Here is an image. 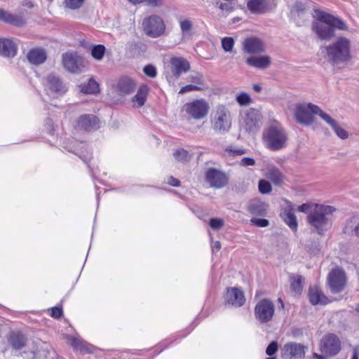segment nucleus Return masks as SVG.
<instances>
[{"label": "nucleus", "instance_id": "f257e3e1", "mask_svg": "<svg viewBox=\"0 0 359 359\" xmlns=\"http://www.w3.org/2000/svg\"><path fill=\"white\" fill-rule=\"evenodd\" d=\"M316 20L311 25L312 31L320 40L330 41L335 36V30H347L346 24L340 18L316 10Z\"/></svg>", "mask_w": 359, "mask_h": 359}, {"label": "nucleus", "instance_id": "f03ea898", "mask_svg": "<svg viewBox=\"0 0 359 359\" xmlns=\"http://www.w3.org/2000/svg\"><path fill=\"white\" fill-rule=\"evenodd\" d=\"M336 208L331 205H315L307 216L308 224L318 234H323L331 226L333 213Z\"/></svg>", "mask_w": 359, "mask_h": 359}, {"label": "nucleus", "instance_id": "7ed1b4c3", "mask_svg": "<svg viewBox=\"0 0 359 359\" xmlns=\"http://www.w3.org/2000/svg\"><path fill=\"white\" fill-rule=\"evenodd\" d=\"M325 49L327 60L334 65L347 62L351 58V41L344 36L338 37Z\"/></svg>", "mask_w": 359, "mask_h": 359}, {"label": "nucleus", "instance_id": "20e7f679", "mask_svg": "<svg viewBox=\"0 0 359 359\" xmlns=\"http://www.w3.org/2000/svg\"><path fill=\"white\" fill-rule=\"evenodd\" d=\"M263 140L268 149L278 151L286 147L288 137L283 127L279 123H275L265 130Z\"/></svg>", "mask_w": 359, "mask_h": 359}, {"label": "nucleus", "instance_id": "39448f33", "mask_svg": "<svg viewBox=\"0 0 359 359\" xmlns=\"http://www.w3.org/2000/svg\"><path fill=\"white\" fill-rule=\"evenodd\" d=\"M211 117V123L215 131L224 133L229 130L231 125V116L226 106H217L212 112Z\"/></svg>", "mask_w": 359, "mask_h": 359}, {"label": "nucleus", "instance_id": "423d86ee", "mask_svg": "<svg viewBox=\"0 0 359 359\" xmlns=\"http://www.w3.org/2000/svg\"><path fill=\"white\" fill-rule=\"evenodd\" d=\"M142 28L147 36L157 38L163 34L165 25L161 17L152 15L143 20Z\"/></svg>", "mask_w": 359, "mask_h": 359}, {"label": "nucleus", "instance_id": "0eeeda50", "mask_svg": "<svg viewBox=\"0 0 359 359\" xmlns=\"http://www.w3.org/2000/svg\"><path fill=\"white\" fill-rule=\"evenodd\" d=\"M275 306L269 299H262L255 307V317L261 323H266L273 318Z\"/></svg>", "mask_w": 359, "mask_h": 359}, {"label": "nucleus", "instance_id": "6e6552de", "mask_svg": "<svg viewBox=\"0 0 359 359\" xmlns=\"http://www.w3.org/2000/svg\"><path fill=\"white\" fill-rule=\"evenodd\" d=\"M320 350L330 357L336 355L341 350L339 337L334 334L325 335L320 340Z\"/></svg>", "mask_w": 359, "mask_h": 359}, {"label": "nucleus", "instance_id": "1a4fd4ad", "mask_svg": "<svg viewBox=\"0 0 359 359\" xmlns=\"http://www.w3.org/2000/svg\"><path fill=\"white\" fill-rule=\"evenodd\" d=\"M185 111L194 119L200 120L207 116L209 111V105L203 100H195L184 105Z\"/></svg>", "mask_w": 359, "mask_h": 359}, {"label": "nucleus", "instance_id": "9d476101", "mask_svg": "<svg viewBox=\"0 0 359 359\" xmlns=\"http://www.w3.org/2000/svg\"><path fill=\"white\" fill-rule=\"evenodd\" d=\"M327 280L331 292L334 294L339 293L346 285L345 272L341 269H334L329 273Z\"/></svg>", "mask_w": 359, "mask_h": 359}, {"label": "nucleus", "instance_id": "9b49d317", "mask_svg": "<svg viewBox=\"0 0 359 359\" xmlns=\"http://www.w3.org/2000/svg\"><path fill=\"white\" fill-rule=\"evenodd\" d=\"M311 106L316 105L312 103H309L300 104L297 107L294 116L299 123L307 126L314 122V115L316 114Z\"/></svg>", "mask_w": 359, "mask_h": 359}, {"label": "nucleus", "instance_id": "f8f14e48", "mask_svg": "<svg viewBox=\"0 0 359 359\" xmlns=\"http://www.w3.org/2000/svg\"><path fill=\"white\" fill-rule=\"evenodd\" d=\"M64 67L72 73H79L86 66L84 59L74 53H66L62 55Z\"/></svg>", "mask_w": 359, "mask_h": 359}, {"label": "nucleus", "instance_id": "ddd939ff", "mask_svg": "<svg viewBox=\"0 0 359 359\" xmlns=\"http://www.w3.org/2000/svg\"><path fill=\"white\" fill-rule=\"evenodd\" d=\"M206 182L210 187L221 189L228 184L229 178L222 171L216 168H209L205 173Z\"/></svg>", "mask_w": 359, "mask_h": 359}, {"label": "nucleus", "instance_id": "4468645a", "mask_svg": "<svg viewBox=\"0 0 359 359\" xmlns=\"http://www.w3.org/2000/svg\"><path fill=\"white\" fill-rule=\"evenodd\" d=\"M46 88L48 93L54 97L63 95L67 91L65 83L57 76L50 74L47 76Z\"/></svg>", "mask_w": 359, "mask_h": 359}, {"label": "nucleus", "instance_id": "2eb2a0df", "mask_svg": "<svg viewBox=\"0 0 359 359\" xmlns=\"http://www.w3.org/2000/svg\"><path fill=\"white\" fill-rule=\"evenodd\" d=\"M306 347L296 342L287 343L282 349V355L290 359H303Z\"/></svg>", "mask_w": 359, "mask_h": 359}, {"label": "nucleus", "instance_id": "dca6fc26", "mask_svg": "<svg viewBox=\"0 0 359 359\" xmlns=\"http://www.w3.org/2000/svg\"><path fill=\"white\" fill-rule=\"evenodd\" d=\"M224 299L226 304L236 307L243 306L245 302L243 291L236 287L228 289L224 295Z\"/></svg>", "mask_w": 359, "mask_h": 359}, {"label": "nucleus", "instance_id": "f3484780", "mask_svg": "<svg viewBox=\"0 0 359 359\" xmlns=\"http://www.w3.org/2000/svg\"><path fill=\"white\" fill-rule=\"evenodd\" d=\"M99 127V120L90 114L81 115L76 123V128L86 131H91L97 129Z\"/></svg>", "mask_w": 359, "mask_h": 359}, {"label": "nucleus", "instance_id": "a211bd4d", "mask_svg": "<svg viewBox=\"0 0 359 359\" xmlns=\"http://www.w3.org/2000/svg\"><path fill=\"white\" fill-rule=\"evenodd\" d=\"M259 115L255 109H250L246 113L243 129L248 133H255L259 128Z\"/></svg>", "mask_w": 359, "mask_h": 359}, {"label": "nucleus", "instance_id": "6ab92c4d", "mask_svg": "<svg viewBox=\"0 0 359 359\" xmlns=\"http://www.w3.org/2000/svg\"><path fill=\"white\" fill-rule=\"evenodd\" d=\"M55 352L50 345L45 341H38L35 342V348L32 351V359H49V355Z\"/></svg>", "mask_w": 359, "mask_h": 359}, {"label": "nucleus", "instance_id": "aec40b11", "mask_svg": "<svg viewBox=\"0 0 359 359\" xmlns=\"http://www.w3.org/2000/svg\"><path fill=\"white\" fill-rule=\"evenodd\" d=\"M18 46L13 39H0V55L5 57H13L16 55Z\"/></svg>", "mask_w": 359, "mask_h": 359}, {"label": "nucleus", "instance_id": "412c9836", "mask_svg": "<svg viewBox=\"0 0 359 359\" xmlns=\"http://www.w3.org/2000/svg\"><path fill=\"white\" fill-rule=\"evenodd\" d=\"M170 66L172 73L176 78L190 69L189 62L182 57H172L170 60Z\"/></svg>", "mask_w": 359, "mask_h": 359}, {"label": "nucleus", "instance_id": "4be33fe9", "mask_svg": "<svg viewBox=\"0 0 359 359\" xmlns=\"http://www.w3.org/2000/svg\"><path fill=\"white\" fill-rule=\"evenodd\" d=\"M136 87L135 82L130 77L122 76L116 83V90L123 95H129L134 92Z\"/></svg>", "mask_w": 359, "mask_h": 359}, {"label": "nucleus", "instance_id": "5701e85b", "mask_svg": "<svg viewBox=\"0 0 359 359\" xmlns=\"http://www.w3.org/2000/svg\"><path fill=\"white\" fill-rule=\"evenodd\" d=\"M244 50L250 54H258L264 51L263 42L257 38H248L244 41Z\"/></svg>", "mask_w": 359, "mask_h": 359}, {"label": "nucleus", "instance_id": "b1692460", "mask_svg": "<svg viewBox=\"0 0 359 359\" xmlns=\"http://www.w3.org/2000/svg\"><path fill=\"white\" fill-rule=\"evenodd\" d=\"M27 58L31 64L39 65L43 64L46 60L47 55L44 49L35 48L28 52Z\"/></svg>", "mask_w": 359, "mask_h": 359}, {"label": "nucleus", "instance_id": "393cba45", "mask_svg": "<svg viewBox=\"0 0 359 359\" xmlns=\"http://www.w3.org/2000/svg\"><path fill=\"white\" fill-rule=\"evenodd\" d=\"M65 339H67L68 344H69L75 351H79L82 353H86L90 351L88 347L90 346V344L86 341L83 340L81 338L67 335Z\"/></svg>", "mask_w": 359, "mask_h": 359}, {"label": "nucleus", "instance_id": "a878e982", "mask_svg": "<svg viewBox=\"0 0 359 359\" xmlns=\"http://www.w3.org/2000/svg\"><path fill=\"white\" fill-rule=\"evenodd\" d=\"M246 62L251 67L264 69L270 66L271 60L270 57L265 55L260 57H250L247 58Z\"/></svg>", "mask_w": 359, "mask_h": 359}, {"label": "nucleus", "instance_id": "bb28decb", "mask_svg": "<svg viewBox=\"0 0 359 359\" xmlns=\"http://www.w3.org/2000/svg\"><path fill=\"white\" fill-rule=\"evenodd\" d=\"M179 25L184 39H191L193 36L194 23L189 18H181L179 20Z\"/></svg>", "mask_w": 359, "mask_h": 359}, {"label": "nucleus", "instance_id": "cd10ccee", "mask_svg": "<svg viewBox=\"0 0 359 359\" xmlns=\"http://www.w3.org/2000/svg\"><path fill=\"white\" fill-rule=\"evenodd\" d=\"M8 340L11 346L15 350L22 348L27 341L25 334L21 332H12Z\"/></svg>", "mask_w": 359, "mask_h": 359}, {"label": "nucleus", "instance_id": "c85d7f7f", "mask_svg": "<svg viewBox=\"0 0 359 359\" xmlns=\"http://www.w3.org/2000/svg\"><path fill=\"white\" fill-rule=\"evenodd\" d=\"M309 301L313 305L326 304L327 297L317 288L311 287L309 291Z\"/></svg>", "mask_w": 359, "mask_h": 359}, {"label": "nucleus", "instance_id": "c756f323", "mask_svg": "<svg viewBox=\"0 0 359 359\" xmlns=\"http://www.w3.org/2000/svg\"><path fill=\"white\" fill-rule=\"evenodd\" d=\"M0 20H2L5 22L10 23L18 27H21L25 24L23 19H22L21 18L15 15H12L1 8Z\"/></svg>", "mask_w": 359, "mask_h": 359}, {"label": "nucleus", "instance_id": "7c9ffc66", "mask_svg": "<svg viewBox=\"0 0 359 359\" xmlns=\"http://www.w3.org/2000/svg\"><path fill=\"white\" fill-rule=\"evenodd\" d=\"M266 177L276 185L281 184L283 180V175L280 170L273 166L267 168Z\"/></svg>", "mask_w": 359, "mask_h": 359}, {"label": "nucleus", "instance_id": "2f4dec72", "mask_svg": "<svg viewBox=\"0 0 359 359\" xmlns=\"http://www.w3.org/2000/svg\"><path fill=\"white\" fill-rule=\"evenodd\" d=\"M267 205L259 201H255L251 203L248 206V211L255 215L264 216L266 215Z\"/></svg>", "mask_w": 359, "mask_h": 359}, {"label": "nucleus", "instance_id": "473e14b6", "mask_svg": "<svg viewBox=\"0 0 359 359\" xmlns=\"http://www.w3.org/2000/svg\"><path fill=\"white\" fill-rule=\"evenodd\" d=\"M247 7L253 13H262L266 7V3L264 0H249Z\"/></svg>", "mask_w": 359, "mask_h": 359}, {"label": "nucleus", "instance_id": "72a5a7b5", "mask_svg": "<svg viewBox=\"0 0 359 359\" xmlns=\"http://www.w3.org/2000/svg\"><path fill=\"white\" fill-rule=\"evenodd\" d=\"M81 92L85 94H95L99 92V85L93 79H90L86 83H82L79 86Z\"/></svg>", "mask_w": 359, "mask_h": 359}, {"label": "nucleus", "instance_id": "f704fd0d", "mask_svg": "<svg viewBox=\"0 0 359 359\" xmlns=\"http://www.w3.org/2000/svg\"><path fill=\"white\" fill-rule=\"evenodd\" d=\"M282 217L292 231H297L298 226L297 219L291 210H285L282 215Z\"/></svg>", "mask_w": 359, "mask_h": 359}, {"label": "nucleus", "instance_id": "c9c22d12", "mask_svg": "<svg viewBox=\"0 0 359 359\" xmlns=\"http://www.w3.org/2000/svg\"><path fill=\"white\" fill-rule=\"evenodd\" d=\"M148 93V88L146 86H141L136 95L133 97V102L134 103H137V107H140L144 104V102L147 99V95Z\"/></svg>", "mask_w": 359, "mask_h": 359}, {"label": "nucleus", "instance_id": "e433bc0d", "mask_svg": "<svg viewBox=\"0 0 359 359\" xmlns=\"http://www.w3.org/2000/svg\"><path fill=\"white\" fill-rule=\"evenodd\" d=\"M290 287L292 292L299 294L303 288L304 278L299 275L290 276Z\"/></svg>", "mask_w": 359, "mask_h": 359}, {"label": "nucleus", "instance_id": "4c0bfd02", "mask_svg": "<svg viewBox=\"0 0 359 359\" xmlns=\"http://www.w3.org/2000/svg\"><path fill=\"white\" fill-rule=\"evenodd\" d=\"M315 114L319 115V116L326 122L331 128L335 127L337 122L334 120L329 114L322 111L318 106H311Z\"/></svg>", "mask_w": 359, "mask_h": 359}, {"label": "nucleus", "instance_id": "58836bf2", "mask_svg": "<svg viewBox=\"0 0 359 359\" xmlns=\"http://www.w3.org/2000/svg\"><path fill=\"white\" fill-rule=\"evenodd\" d=\"M175 159L180 163H185L191 158V155L184 149H178L173 153Z\"/></svg>", "mask_w": 359, "mask_h": 359}, {"label": "nucleus", "instance_id": "ea45409f", "mask_svg": "<svg viewBox=\"0 0 359 359\" xmlns=\"http://www.w3.org/2000/svg\"><path fill=\"white\" fill-rule=\"evenodd\" d=\"M84 1L85 0H64L63 6L66 9L74 11L79 9Z\"/></svg>", "mask_w": 359, "mask_h": 359}, {"label": "nucleus", "instance_id": "a19ab883", "mask_svg": "<svg viewBox=\"0 0 359 359\" xmlns=\"http://www.w3.org/2000/svg\"><path fill=\"white\" fill-rule=\"evenodd\" d=\"M105 50L103 45H95L91 49V55L95 60H100L104 57Z\"/></svg>", "mask_w": 359, "mask_h": 359}, {"label": "nucleus", "instance_id": "79ce46f5", "mask_svg": "<svg viewBox=\"0 0 359 359\" xmlns=\"http://www.w3.org/2000/svg\"><path fill=\"white\" fill-rule=\"evenodd\" d=\"M236 101L241 106L248 105L252 102V99L246 93H241L236 97Z\"/></svg>", "mask_w": 359, "mask_h": 359}, {"label": "nucleus", "instance_id": "37998d69", "mask_svg": "<svg viewBox=\"0 0 359 359\" xmlns=\"http://www.w3.org/2000/svg\"><path fill=\"white\" fill-rule=\"evenodd\" d=\"M258 187L259 191L263 194H269L272 190L271 184L265 180H260Z\"/></svg>", "mask_w": 359, "mask_h": 359}, {"label": "nucleus", "instance_id": "c03bdc74", "mask_svg": "<svg viewBox=\"0 0 359 359\" xmlns=\"http://www.w3.org/2000/svg\"><path fill=\"white\" fill-rule=\"evenodd\" d=\"M234 45V40L231 37H224L222 40V46L225 52H229L232 50Z\"/></svg>", "mask_w": 359, "mask_h": 359}, {"label": "nucleus", "instance_id": "a18cd8bd", "mask_svg": "<svg viewBox=\"0 0 359 359\" xmlns=\"http://www.w3.org/2000/svg\"><path fill=\"white\" fill-rule=\"evenodd\" d=\"M307 8V1H305L304 2L296 1L293 6L294 11H295L298 14L304 13Z\"/></svg>", "mask_w": 359, "mask_h": 359}, {"label": "nucleus", "instance_id": "49530a36", "mask_svg": "<svg viewBox=\"0 0 359 359\" xmlns=\"http://www.w3.org/2000/svg\"><path fill=\"white\" fill-rule=\"evenodd\" d=\"M351 222H348L345 228L344 232L348 234H353L356 236H359V223L354 227L351 225Z\"/></svg>", "mask_w": 359, "mask_h": 359}, {"label": "nucleus", "instance_id": "de8ad7c7", "mask_svg": "<svg viewBox=\"0 0 359 359\" xmlns=\"http://www.w3.org/2000/svg\"><path fill=\"white\" fill-rule=\"evenodd\" d=\"M143 72L150 78L156 76V69L152 65H147L143 69Z\"/></svg>", "mask_w": 359, "mask_h": 359}, {"label": "nucleus", "instance_id": "09e8293b", "mask_svg": "<svg viewBox=\"0 0 359 359\" xmlns=\"http://www.w3.org/2000/svg\"><path fill=\"white\" fill-rule=\"evenodd\" d=\"M332 128L334 130V131L335 132V133L339 138H341L342 140H345V139L348 138V133L344 129L340 128L337 125V123L335 125V127L334 126Z\"/></svg>", "mask_w": 359, "mask_h": 359}, {"label": "nucleus", "instance_id": "8fccbe9b", "mask_svg": "<svg viewBox=\"0 0 359 359\" xmlns=\"http://www.w3.org/2000/svg\"><path fill=\"white\" fill-rule=\"evenodd\" d=\"M278 345L277 341H271L267 346L266 349V353L268 355H273L274 353H276L278 351Z\"/></svg>", "mask_w": 359, "mask_h": 359}, {"label": "nucleus", "instance_id": "3c124183", "mask_svg": "<svg viewBox=\"0 0 359 359\" xmlns=\"http://www.w3.org/2000/svg\"><path fill=\"white\" fill-rule=\"evenodd\" d=\"M224 225V221L219 218H212L210 221V226L212 229L217 230L219 229Z\"/></svg>", "mask_w": 359, "mask_h": 359}, {"label": "nucleus", "instance_id": "603ef678", "mask_svg": "<svg viewBox=\"0 0 359 359\" xmlns=\"http://www.w3.org/2000/svg\"><path fill=\"white\" fill-rule=\"evenodd\" d=\"M201 89H202V88L200 86H198L196 85H192V84H189V85H187V86L182 87L180 89V90L179 91V94H184L187 92H190V91H193V90H201Z\"/></svg>", "mask_w": 359, "mask_h": 359}, {"label": "nucleus", "instance_id": "864d4df0", "mask_svg": "<svg viewBox=\"0 0 359 359\" xmlns=\"http://www.w3.org/2000/svg\"><path fill=\"white\" fill-rule=\"evenodd\" d=\"M250 221L252 224L259 227H266L269 224V220L266 219L252 218Z\"/></svg>", "mask_w": 359, "mask_h": 359}, {"label": "nucleus", "instance_id": "5fc2aeb1", "mask_svg": "<svg viewBox=\"0 0 359 359\" xmlns=\"http://www.w3.org/2000/svg\"><path fill=\"white\" fill-rule=\"evenodd\" d=\"M189 80L199 85L203 84V76L199 73H195L189 75Z\"/></svg>", "mask_w": 359, "mask_h": 359}, {"label": "nucleus", "instance_id": "6e6d98bb", "mask_svg": "<svg viewBox=\"0 0 359 359\" xmlns=\"http://www.w3.org/2000/svg\"><path fill=\"white\" fill-rule=\"evenodd\" d=\"M142 4L151 7H160L163 5V0H142Z\"/></svg>", "mask_w": 359, "mask_h": 359}, {"label": "nucleus", "instance_id": "4d7b16f0", "mask_svg": "<svg viewBox=\"0 0 359 359\" xmlns=\"http://www.w3.org/2000/svg\"><path fill=\"white\" fill-rule=\"evenodd\" d=\"M255 164V161L252 158L250 157H244L240 161V165L242 166H249L254 165Z\"/></svg>", "mask_w": 359, "mask_h": 359}, {"label": "nucleus", "instance_id": "13d9d810", "mask_svg": "<svg viewBox=\"0 0 359 359\" xmlns=\"http://www.w3.org/2000/svg\"><path fill=\"white\" fill-rule=\"evenodd\" d=\"M62 315V309L60 307H53L51 309L50 316L55 318H60Z\"/></svg>", "mask_w": 359, "mask_h": 359}, {"label": "nucleus", "instance_id": "bf43d9fd", "mask_svg": "<svg viewBox=\"0 0 359 359\" xmlns=\"http://www.w3.org/2000/svg\"><path fill=\"white\" fill-rule=\"evenodd\" d=\"M219 8L221 10L226 11L227 12H231L234 9V6L231 3H221Z\"/></svg>", "mask_w": 359, "mask_h": 359}, {"label": "nucleus", "instance_id": "052dcab7", "mask_svg": "<svg viewBox=\"0 0 359 359\" xmlns=\"http://www.w3.org/2000/svg\"><path fill=\"white\" fill-rule=\"evenodd\" d=\"M297 210L299 212L308 213L309 215L312 210H311V206L309 204L303 203L302 205L298 206Z\"/></svg>", "mask_w": 359, "mask_h": 359}, {"label": "nucleus", "instance_id": "680f3d73", "mask_svg": "<svg viewBox=\"0 0 359 359\" xmlns=\"http://www.w3.org/2000/svg\"><path fill=\"white\" fill-rule=\"evenodd\" d=\"M168 183L174 187L180 186V181L172 176L168 178Z\"/></svg>", "mask_w": 359, "mask_h": 359}, {"label": "nucleus", "instance_id": "e2e57ef3", "mask_svg": "<svg viewBox=\"0 0 359 359\" xmlns=\"http://www.w3.org/2000/svg\"><path fill=\"white\" fill-rule=\"evenodd\" d=\"M351 359H359V348L355 347L353 348V356Z\"/></svg>", "mask_w": 359, "mask_h": 359}, {"label": "nucleus", "instance_id": "0e129e2a", "mask_svg": "<svg viewBox=\"0 0 359 359\" xmlns=\"http://www.w3.org/2000/svg\"><path fill=\"white\" fill-rule=\"evenodd\" d=\"M327 357L328 355L325 353L323 355L318 354L316 353H313V358L315 359H327Z\"/></svg>", "mask_w": 359, "mask_h": 359}, {"label": "nucleus", "instance_id": "69168bd1", "mask_svg": "<svg viewBox=\"0 0 359 359\" xmlns=\"http://www.w3.org/2000/svg\"><path fill=\"white\" fill-rule=\"evenodd\" d=\"M221 249V243L219 241H216L212 245V251L219 250Z\"/></svg>", "mask_w": 359, "mask_h": 359}, {"label": "nucleus", "instance_id": "338daca9", "mask_svg": "<svg viewBox=\"0 0 359 359\" xmlns=\"http://www.w3.org/2000/svg\"><path fill=\"white\" fill-rule=\"evenodd\" d=\"M252 88L257 93H259L262 90V86L259 84H258V83L254 84L252 86Z\"/></svg>", "mask_w": 359, "mask_h": 359}, {"label": "nucleus", "instance_id": "774afa93", "mask_svg": "<svg viewBox=\"0 0 359 359\" xmlns=\"http://www.w3.org/2000/svg\"><path fill=\"white\" fill-rule=\"evenodd\" d=\"M127 1L134 6L142 4V0H127Z\"/></svg>", "mask_w": 359, "mask_h": 359}]
</instances>
